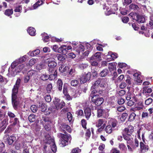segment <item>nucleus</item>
Wrapping results in <instances>:
<instances>
[{"mask_svg": "<svg viewBox=\"0 0 153 153\" xmlns=\"http://www.w3.org/2000/svg\"><path fill=\"white\" fill-rule=\"evenodd\" d=\"M108 68L109 70L111 71L116 70V66L113 63H109L108 66Z\"/></svg>", "mask_w": 153, "mask_h": 153, "instance_id": "40", "label": "nucleus"}, {"mask_svg": "<svg viewBox=\"0 0 153 153\" xmlns=\"http://www.w3.org/2000/svg\"><path fill=\"white\" fill-rule=\"evenodd\" d=\"M75 74V69L74 68H71L69 71V74L71 75V77H73Z\"/></svg>", "mask_w": 153, "mask_h": 153, "instance_id": "57", "label": "nucleus"}, {"mask_svg": "<svg viewBox=\"0 0 153 153\" xmlns=\"http://www.w3.org/2000/svg\"><path fill=\"white\" fill-rule=\"evenodd\" d=\"M62 127L69 133L71 132V129L69 126L65 124L63 125Z\"/></svg>", "mask_w": 153, "mask_h": 153, "instance_id": "44", "label": "nucleus"}, {"mask_svg": "<svg viewBox=\"0 0 153 153\" xmlns=\"http://www.w3.org/2000/svg\"><path fill=\"white\" fill-rule=\"evenodd\" d=\"M40 78L41 80L43 81L47 80L48 79L51 80L53 79H51V76H48L46 74H42Z\"/></svg>", "mask_w": 153, "mask_h": 153, "instance_id": "21", "label": "nucleus"}, {"mask_svg": "<svg viewBox=\"0 0 153 153\" xmlns=\"http://www.w3.org/2000/svg\"><path fill=\"white\" fill-rule=\"evenodd\" d=\"M91 100L95 105L99 106L102 103L104 100L102 98L99 97L98 95H96L92 97Z\"/></svg>", "mask_w": 153, "mask_h": 153, "instance_id": "7", "label": "nucleus"}, {"mask_svg": "<svg viewBox=\"0 0 153 153\" xmlns=\"http://www.w3.org/2000/svg\"><path fill=\"white\" fill-rule=\"evenodd\" d=\"M108 111V110L98 109L97 110V116L99 117L102 116L104 118L108 117L109 115Z\"/></svg>", "mask_w": 153, "mask_h": 153, "instance_id": "9", "label": "nucleus"}, {"mask_svg": "<svg viewBox=\"0 0 153 153\" xmlns=\"http://www.w3.org/2000/svg\"><path fill=\"white\" fill-rule=\"evenodd\" d=\"M100 81H101L100 86L101 87H104L106 86V79L105 78H100Z\"/></svg>", "mask_w": 153, "mask_h": 153, "instance_id": "31", "label": "nucleus"}, {"mask_svg": "<svg viewBox=\"0 0 153 153\" xmlns=\"http://www.w3.org/2000/svg\"><path fill=\"white\" fill-rule=\"evenodd\" d=\"M119 147L120 149L122 150H124L126 148V146L123 143H120L119 144Z\"/></svg>", "mask_w": 153, "mask_h": 153, "instance_id": "63", "label": "nucleus"}, {"mask_svg": "<svg viewBox=\"0 0 153 153\" xmlns=\"http://www.w3.org/2000/svg\"><path fill=\"white\" fill-rule=\"evenodd\" d=\"M52 89V85L51 84H49L48 85L47 87V92L50 93Z\"/></svg>", "mask_w": 153, "mask_h": 153, "instance_id": "49", "label": "nucleus"}, {"mask_svg": "<svg viewBox=\"0 0 153 153\" xmlns=\"http://www.w3.org/2000/svg\"><path fill=\"white\" fill-rule=\"evenodd\" d=\"M42 36V39L45 42H48L49 41V37L48 36L47 33H44L41 34Z\"/></svg>", "mask_w": 153, "mask_h": 153, "instance_id": "29", "label": "nucleus"}, {"mask_svg": "<svg viewBox=\"0 0 153 153\" xmlns=\"http://www.w3.org/2000/svg\"><path fill=\"white\" fill-rule=\"evenodd\" d=\"M106 122L104 119H99L96 123V126L97 127H99L103 124V126H105Z\"/></svg>", "mask_w": 153, "mask_h": 153, "instance_id": "18", "label": "nucleus"}, {"mask_svg": "<svg viewBox=\"0 0 153 153\" xmlns=\"http://www.w3.org/2000/svg\"><path fill=\"white\" fill-rule=\"evenodd\" d=\"M135 77L134 80L137 82V84H140L142 82V80L141 79V75L140 73H136L133 75Z\"/></svg>", "mask_w": 153, "mask_h": 153, "instance_id": "14", "label": "nucleus"}, {"mask_svg": "<svg viewBox=\"0 0 153 153\" xmlns=\"http://www.w3.org/2000/svg\"><path fill=\"white\" fill-rule=\"evenodd\" d=\"M27 32L31 36H34L35 35L36 30L32 27L29 28L27 30Z\"/></svg>", "mask_w": 153, "mask_h": 153, "instance_id": "27", "label": "nucleus"}, {"mask_svg": "<svg viewBox=\"0 0 153 153\" xmlns=\"http://www.w3.org/2000/svg\"><path fill=\"white\" fill-rule=\"evenodd\" d=\"M44 1L45 0H38L37 2L33 5V9H36L38 7L42 5L44 3Z\"/></svg>", "mask_w": 153, "mask_h": 153, "instance_id": "25", "label": "nucleus"}, {"mask_svg": "<svg viewBox=\"0 0 153 153\" xmlns=\"http://www.w3.org/2000/svg\"><path fill=\"white\" fill-rule=\"evenodd\" d=\"M65 105V103L63 101H61L60 102H59L57 106H56V109H61Z\"/></svg>", "mask_w": 153, "mask_h": 153, "instance_id": "43", "label": "nucleus"}, {"mask_svg": "<svg viewBox=\"0 0 153 153\" xmlns=\"http://www.w3.org/2000/svg\"><path fill=\"white\" fill-rule=\"evenodd\" d=\"M40 53L39 49H37L32 52L30 51L28 53V54L31 56H35L38 55Z\"/></svg>", "mask_w": 153, "mask_h": 153, "instance_id": "20", "label": "nucleus"}, {"mask_svg": "<svg viewBox=\"0 0 153 153\" xmlns=\"http://www.w3.org/2000/svg\"><path fill=\"white\" fill-rule=\"evenodd\" d=\"M28 119L30 122H34L36 120V116L33 114L30 115L28 117Z\"/></svg>", "mask_w": 153, "mask_h": 153, "instance_id": "42", "label": "nucleus"}, {"mask_svg": "<svg viewBox=\"0 0 153 153\" xmlns=\"http://www.w3.org/2000/svg\"><path fill=\"white\" fill-rule=\"evenodd\" d=\"M108 69H105L102 70L100 73V76L102 77L105 76L108 74Z\"/></svg>", "mask_w": 153, "mask_h": 153, "instance_id": "33", "label": "nucleus"}, {"mask_svg": "<svg viewBox=\"0 0 153 153\" xmlns=\"http://www.w3.org/2000/svg\"><path fill=\"white\" fill-rule=\"evenodd\" d=\"M60 102V100L57 97H55L54 100L53 101V103L54 105H55L56 108V106L59 104Z\"/></svg>", "mask_w": 153, "mask_h": 153, "instance_id": "47", "label": "nucleus"}, {"mask_svg": "<svg viewBox=\"0 0 153 153\" xmlns=\"http://www.w3.org/2000/svg\"><path fill=\"white\" fill-rule=\"evenodd\" d=\"M140 151L142 153L147 152L148 150V146L140 142Z\"/></svg>", "mask_w": 153, "mask_h": 153, "instance_id": "17", "label": "nucleus"}, {"mask_svg": "<svg viewBox=\"0 0 153 153\" xmlns=\"http://www.w3.org/2000/svg\"><path fill=\"white\" fill-rule=\"evenodd\" d=\"M72 49L71 46L62 45L58 49V52L65 54L67 53L68 51Z\"/></svg>", "mask_w": 153, "mask_h": 153, "instance_id": "8", "label": "nucleus"}, {"mask_svg": "<svg viewBox=\"0 0 153 153\" xmlns=\"http://www.w3.org/2000/svg\"><path fill=\"white\" fill-rule=\"evenodd\" d=\"M100 82L101 81H100V79H99L94 83L93 86L91 87V89H92L93 88L94 89H96L97 86L98 85H100Z\"/></svg>", "mask_w": 153, "mask_h": 153, "instance_id": "39", "label": "nucleus"}, {"mask_svg": "<svg viewBox=\"0 0 153 153\" xmlns=\"http://www.w3.org/2000/svg\"><path fill=\"white\" fill-rule=\"evenodd\" d=\"M26 55L24 56L16 59L11 63L10 67L9 68L8 73L7 74L9 77L14 76L18 73L21 71L24 72L26 71L27 69V65L22 64L26 60Z\"/></svg>", "mask_w": 153, "mask_h": 153, "instance_id": "1", "label": "nucleus"}, {"mask_svg": "<svg viewBox=\"0 0 153 153\" xmlns=\"http://www.w3.org/2000/svg\"><path fill=\"white\" fill-rule=\"evenodd\" d=\"M48 146H45L43 150L44 153H52L51 151L50 150H47Z\"/></svg>", "mask_w": 153, "mask_h": 153, "instance_id": "64", "label": "nucleus"}, {"mask_svg": "<svg viewBox=\"0 0 153 153\" xmlns=\"http://www.w3.org/2000/svg\"><path fill=\"white\" fill-rule=\"evenodd\" d=\"M134 128L131 125H129L124 129V132L123 135L124 139L128 141L129 143L132 142V135L134 131Z\"/></svg>", "mask_w": 153, "mask_h": 153, "instance_id": "3", "label": "nucleus"}, {"mask_svg": "<svg viewBox=\"0 0 153 153\" xmlns=\"http://www.w3.org/2000/svg\"><path fill=\"white\" fill-rule=\"evenodd\" d=\"M45 101L48 102H50L51 100V97L50 95H47L45 96Z\"/></svg>", "mask_w": 153, "mask_h": 153, "instance_id": "62", "label": "nucleus"}, {"mask_svg": "<svg viewBox=\"0 0 153 153\" xmlns=\"http://www.w3.org/2000/svg\"><path fill=\"white\" fill-rule=\"evenodd\" d=\"M47 55L48 56V57H49V58H53L54 59L56 58L57 56V54L54 53H48L47 55Z\"/></svg>", "mask_w": 153, "mask_h": 153, "instance_id": "51", "label": "nucleus"}, {"mask_svg": "<svg viewBox=\"0 0 153 153\" xmlns=\"http://www.w3.org/2000/svg\"><path fill=\"white\" fill-rule=\"evenodd\" d=\"M88 65L86 63H80L79 65V67L81 69L83 70L87 68Z\"/></svg>", "mask_w": 153, "mask_h": 153, "instance_id": "37", "label": "nucleus"}, {"mask_svg": "<svg viewBox=\"0 0 153 153\" xmlns=\"http://www.w3.org/2000/svg\"><path fill=\"white\" fill-rule=\"evenodd\" d=\"M78 81L76 80H73L71 82V85L73 86H77L78 84Z\"/></svg>", "mask_w": 153, "mask_h": 153, "instance_id": "48", "label": "nucleus"}, {"mask_svg": "<svg viewBox=\"0 0 153 153\" xmlns=\"http://www.w3.org/2000/svg\"><path fill=\"white\" fill-rule=\"evenodd\" d=\"M139 106L135 107L133 108L132 109V111H136L140 110L142 109L143 107V103L142 102H139L138 103Z\"/></svg>", "mask_w": 153, "mask_h": 153, "instance_id": "30", "label": "nucleus"}, {"mask_svg": "<svg viewBox=\"0 0 153 153\" xmlns=\"http://www.w3.org/2000/svg\"><path fill=\"white\" fill-rule=\"evenodd\" d=\"M47 66V63L46 62L45 59L37 65L36 67V69L37 70L39 71L46 68Z\"/></svg>", "mask_w": 153, "mask_h": 153, "instance_id": "13", "label": "nucleus"}, {"mask_svg": "<svg viewBox=\"0 0 153 153\" xmlns=\"http://www.w3.org/2000/svg\"><path fill=\"white\" fill-rule=\"evenodd\" d=\"M94 90L92 91L90 97L91 98L93 97L96 96L98 95L97 94H96V93H98L99 94H101L102 91L100 90L99 91H96V89H94Z\"/></svg>", "mask_w": 153, "mask_h": 153, "instance_id": "34", "label": "nucleus"}, {"mask_svg": "<svg viewBox=\"0 0 153 153\" xmlns=\"http://www.w3.org/2000/svg\"><path fill=\"white\" fill-rule=\"evenodd\" d=\"M37 71H36L32 70L29 71L27 75L30 77L32 76H35L37 74Z\"/></svg>", "mask_w": 153, "mask_h": 153, "instance_id": "36", "label": "nucleus"}, {"mask_svg": "<svg viewBox=\"0 0 153 153\" xmlns=\"http://www.w3.org/2000/svg\"><path fill=\"white\" fill-rule=\"evenodd\" d=\"M68 66H66L65 65H62L59 68V71L61 73L65 72L66 70L68 69Z\"/></svg>", "mask_w": 153, "mask_h": 153, "instance_id": "32", "label": "nucleus"}, {"mask_svg": "<svg viewBox=\"0 0 153 153\" xmlns=\"http://www.w3.org/2000/svg\"><path fill=\"white\" fill-rule=\"evenodd\" d=\"M81 150L78 148H76L73 149L72 151V153H79L81 152Z\"/></svg>", "mask_w": 153, "mask_h": 153, "instance_id": "58", "label": "nucleus"}, {"mask_svg": "<svg viewBox=\"0 0 153 153\" xmlns=\"http://www.w3.org/2000/svg\"><path fill=\"white\" fill-rule=\"evenodd\" d=\"M7 114L10 120L12 119L13 118L16 117V116L14 114L10 111H8Z\"/></svg>", "mask_w": 153, "mask_h": 153, "instance_id": "46", "label": "nucleus"}, {"mask_svg": "<svg viewBox=\"0 0 153 153\" xmlns=\"http://www.w3.org/2000/svg\"><path fill=\"white\" fill-rule=\"evenodd\" d=\"M106 59L108 61L112 60L113 58H116L118 56L117 54L116 53H112L111 52H109L108 53L107 55Z\"/></svg>", "mask_w": 153, "mask_h": 153, "instance_id": "15", "label": "nucleus"}, {"mask_svg": "<svg viewBox=\"0 0 153 153\" xmlns=\"http://www.w3.org/2000/svg\"><path fill=\"white\" fill-rule=\"evenodd\" d=\"M13 10L12 9H7L6 10L4 13V14L8 16H10V18H11V16H10L13 13Z\"/></svg>", "mask_w": 153, "mask_h": 153, "instance_id": "35", "label": "nucleus"}, {"mask_svg": "<svg viewBox=\"0 0 153 153\" xmlns=\"http://www.w3.org/2000/svg\"><path fill=\"white\" fill-rule=\"evenodd\" d=\"M43 140L45 143L50 145V146L52 152H56L57 148L53 137H51L49 134H48L45 136Z\"/></svg>", "mask_w": 153, "mask_h": 153, "instance_id": "4", "label": "nucleus"}, {"mask_svg": "<svg viewBox=\"0 0 153 153\" xmlns=\"http://www.w3.org/2000/svg\"><path fill=\"white\" fill-rule=\"evenodd\" d=\"M45 62L47 65H48V71L50 72H52L54 71V68L57 65V63L55 61V59L48 58L45 59Z\"/></svg>", "mask_w": 153, "mask_h": 153, "instance_id": "5", "label": "nucleus"}, {"mask_svg": "<svg viewBox=\"0 0 153 153\" xmlns=\"http://www.w3.org/2000/svg\"><path fill=\"white\" fill-rule=\"evenodd\" d=\"M136 114L134 113H132L130 116L129 119L131 121H133L134 120Z\"/></svg>", "mask_w": 153, "mask_h": 153, "instance_id": "60", "label": "nucleus"}, {"mask_svg": "<svg viewBox=\"0 0 153 153\" xmlns=\"http://www.w3.org/2000/svg\"><path fill=\"white\" fill-rule=\"evenodd\" d=\"M16 137L14 135H12L7 138V142L9 145H11L16 140Z\"/></svg>", "mask_w": 153, "mask_h": 153, "instance_id": "23", "label": "nucleus"}, {"mask_svg": "<svg viewBox=\"0 0 153 153\" xmlns=\"http://www.w3.org/2000/svg\"><path fill=\"white\" fill-rule=\"evenodd\" d=\"M117 121L114 119H111L109 122V124L105 128V132L108 134L111 133L114 129L112 128H114L115 127L117 124Z\"/></svg>", "mask_w": 153, "mask_h": 153, "instance_id": "6", "label": "nucleus"}, {"mask_svg": "<svg viewBox=\"0 0 153 153\" xmlns=\"http://www.w3.org/2000/svg\"><path fill=\"white\" fill-rule=\"evenodd\" d=\"M10 122L12 123V124L13 125L15 126L19 123V121L18 118L16 117H15L13 120V119L10 120Z\"/></svg>", "mask_w": 153, "mask_h": 153, "instance_id": "38", "label": "nucleus"}, {"mask_svg": "<svg viewBox=\"0 0 153 153\" xmlns=\"http://www.w3.org/2000/svg\"><path fill=\"white\" fill-rule=\"evenodd\" d=\"M130 15H132V17L133 16L132 15L134 16L135 15L137 17V19L136 20L137 22L139 23H143L145 22L146 19V17L144 15H137L136 14L130 13Z\"/></svg>", "mask_w": 153, "mask_h": 153, "instance_id": "10", "label": "nucleus"}, {"mask_svg": "<svg viewBox=\"0 0 153 153\" xmlns=\"http://www.w3.org/2000/svg\"><path fill=\"white\" fill-rule=\"evenodd\" d=\"M91 73H88L86 74L83 75L80 78V81L81 83H84L87 81H88L91 76Z\"/></svg>", "mask_w": 153, "mask_h": 153, "instance_id": "11", "label": "nucleus"}, {"mask_svg": "<svg viewBox=\"0 0 153 153\" xmlns=\"http://www.w3.org/2000/svg\"><path fill=\"white\" fill-rule=\"evenodd\" d=\"M7 124V120L6 119L3 120L0 123V128H1V130L2 131L4 130L6 128Z\"/></svg>", "mask_w": 153, "mask_h": 153, "instance_id": "19", "label": "nucleus"}, {"mask_svg": "<svg viewBox=\"0 0 153 153\" xmlns=\"http://www.w3.org/2000/svg\"><path fill=\"white\" fill-rule=\"evenodd\" d=\"M38 59L34 58H32L30 60L29 62L28 65L30 66H32L36 63L37 62Z\"/></svg>", "mask_w": 153, "mask_h": 153, "instance_id": "41", "label": "nucleus"}, {"mask_svg": "<svg viewBox=\"0 0 153 153\" xmlns=\"http://www.w3.org/2000/svg\"><path fill=\"white\" fill-rule=\"evenodd\" d=\"M76 48V51L79 53L80 52L83 51L84 50V47L83 45L81 44H80L77 46L75 48Z\"/></svg>", "mask_w": 153, "mask_h": 153, "instance_id": "28", "label": "nucleus"}, {"mask_svg": "<svg viewBox=\"0 0 153 153\" xmlns=\"http://www.w3.org/2000/svg\"><path fill=\"white\" fill-rule=\"evenodd\" d=\"M30 109L33 112L35 113L37 111L38 108L35 105H33L30 107Z\"/></svg>", "mask_w": 153, "mask_h": 153, "instance_id": "50", "label": "nucleus"}, {"mask_svg": "<svg viewBox=\"0 0 153 153\" xmlns=\"http://www.w3.org/2000/svg\"><path fill=\"white\" fill-rule=\"evenodd\" d=\"M22 10V7L21 6L19 5L16 7L14 9V11L15 12L21 13Z\"/></svg>", "mask_w": 153, "mask_h": 153, "instance_id": "53", "label": "nucleus"}, {"mask_svg": "<svg viewBox=\"0 0 153 153\" xmlns=\"http://www.w3.org/2000/svg\"><path fill=\"white\" fill-rule=\"evenodd\" d=\"M58 59L59 61H62L65 59L64 56L61 54H57Z\"/></svg>", "mask_w": 153, "mask_h": 153, "instance_id": "56", "label": "nucleus"}, {"mask_svg": "<svg viewBox=\"0 0 153 153\" xmlns=\"http://www.w3.org/2000/svg\"><path fill=\"white\" fill-rule=\"evenodd\" d=\"M20 81V79H17L16 84L14 85L12 90V102L13 108L15 110H16L17 108L18 105L19 104V101L17 98V94L18 92V88Z\"/></svg>", "mask_w": 153, "mask_h": 153, "instance_id": "2", "label": "nucleus"}, {"mask_svg": "<svg viewBox=\"0 0 153 153\" xmlns=\"http://www.w3.org/2000/svg\"><path fill=\"white\" fill-rule=\"evenodd\" d=\"M151 115L150 114H149L148 113L146 112H143L142 114V118H148L149 116H151Z\"/></svg>", "mask_w": 153, "mask_h": 153, "instance_id": "59", "label": "nucleus"}, {"mask_svg": "<svg viewBox=\"0 0 153 153\" xmlns=\"http://www.w3.org/2000/svg\"><path fill=\"white\" fill-rule=\"evenodd\" d=\"M151 28L153 29V16L152 15L150 17V21L149 23Z\"/></svg>", "mask_w": 153, "mask_h": 153, "instance_id": "55", "label": "nucleus"}, {"mask_svg": "<svg viewBox=\"0 0 153 153\" xmlns=\"http://www.w3.org/2000/svg\"><path fill=\"white\" fill-rule=\"evenodd\" d=\"M128 116V114L126 113H123V114L121 117L120 118V120L122 121H124Z\"/></svg>", "mask_w": 153, "mask_h": 153, "instance_id": "54", "label": "nucleus"}, {"mask_svg": "<svg viewBox=\"0 0 153 153\" xmlns=\"http://www.w3.org/2000/svg\"><path fill=\"white\" fill-rule=\"evenodd\" d=\"M62 85L63 82L62 80L60 79H59L57 82V87L59 91H62Z\"/></svg>", "mask_w": 153, "mask_h": 153, "instance_id": "24", "label": "nucleus"}, {"mask_svg": "<svg viewBox=\"0 0 153 153\" xmlns=\"http://www.w3.org/2000/svg\"><path fill=\"white\" fill-rule=\"evenodd\" d=\"M65 134L61 133L60 134L62 139L65 141L66 142H68L69 141H70L71 140V137L70 134H67L66 133H65Z\"/></svg>", "mask_w": 153, "mask_h": 153, "instance_id": "16", "label": "nucleus"}, {"mask_svg": "<svg viewBox=\"0 0 153 153\" xmlns=\"http://www.w3.org/2000/svg\"><path fill=\"white\" fill-rule=\"evenodd\" d=\"M101 53L97 52L91 58V60L97 59L101 58Z\"/></svg>", "mask_w": 153, "mask_h": 153, "instance_id": "26", "label": "nucleus"}, {"mask_svg": "<svg viewBox=\"0 0 153 153\" xmlns=\"http://www.w3.org/2000/svg\"><path fill=\"white\" fill-rule=\"evenodd\" d=\"M145 132L146 131L145 129L142 127H140L137 131V137L140 138V135L141 134L142 139L144 142L145 140L144 134Z\"/></svg>", "mask_w": 153, "mask_h": 153, "instance_id": "12", "label": "nucleus"}, {"mask_svg": "<svg viewBox=\"0 0 153 153\" xmlns=\"http://www.w3.org/2000/svg\"><path fill=\"white\" fill-rule=\"evenodd\" d=\"M67 116L69 122H72L73 121L72 116L70 112H68L67 113Z\"/></svg>", "mask_w": 153, "mask_h": 153, "instance_id": "45", "label": "nucleus"}, {"mask_svg": "<svg viewBox=\"0 0 153 153\" xmlns=\"http://www.w3.org/2000/svg\"><path fill=\"white\" fill-rule=\"evenodd\" d=\"M84 113L86 118L88 119L91 115V110L89 108H86L84 110Z\"/></svg>", "mask_w": 153, "mask_h": 153, "instance_id": "22", "label": "nucleus"}, {"mask_svg": "<svg viewBox=\"0 0 153 153\" xmlns=\"http://www.w3.org/2000/svg\"><path fill=\"white\" fill-rule=\"evenodd\" d=\"M129 8L130 9L134 10H137L138 8V7L137 5L134 4H131L130 5Z\"/></svg>", "mask_w": 153, "mask_h": 153, "instance_id": "52", "label": "nucleus"}, {"mask_svg": "<svg viewBox=\"0 0 153 153\" xmlns=\"http://www.w3.org/2000/svg\"><path fill=\"white\" fill-rule=\"evenodd\" d=\"M81 123L82 127L84 128H86L87 123L86 120L83 119L81 120Z\"/></svg>", "mask_w": 153, "mask_h": 153, "instance_id": "61", "label": "nucleus"}]
</instances>
